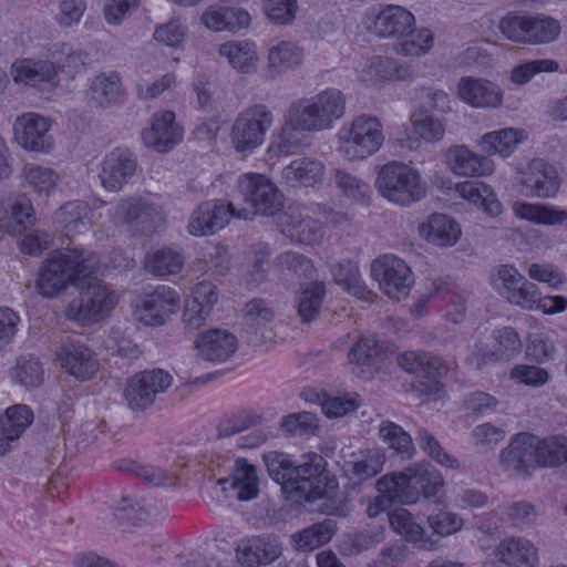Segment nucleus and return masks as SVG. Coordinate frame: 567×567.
Wrapping results in <instances>:
<instances>
[{"label": "nucleus", "instance_id": "obj_1", "mask_svg": "<svg viewBox=\"0 0 567 567\" xmlns=\"http://www.w3.org/2000/svg\"><path fill=\"white\" fill-rule=\"evenodd\" d=\"M346 96L336 87L324 89L310 97H303L290 105L279 135V148L288 153L287 145L293 132H322L331 130L346 114Z\"/></svg>", "mask_w": 567, "mask_h": 567}, {"label": "nucleus", "instance_id": "obj_2", "mask_svg": "<svg viewBox=\"0 0 567 567\" xmlns=\"http://www.w3.org/2000/svg\"><path fill=\"white\" fill-rule=\"evenodd\" d=\"M284 494L295 503L324 499L321 509L329 515L344 512L338 483L327 473L326 460L316 453L302 456L295 466L292 477L285 483Z\"/></svg>", "mask_w": 567, "mask_h": 567}, {"label": "nucleus", "instance_id": "obj_3", "mask_svg": "<svg viewBox=\"0 0 567 567\" xmlns=\"http://www.w3.org/2000/svg\"><path fill=\"white\" fill-rule=\"evenodd\" d=\"M442 475L429 464H419L400 473L384 475L378 481L379 495L369 504V517H375L391 503H415L421 495L431 497L443 487Z\"/></svg>", "mask_w": 567, "mask_h": 567}, {"label": "nucleus", "instance_id": "obj_4", "mask_svg": "<svg viewBox=\"0 0 567 567\" xmlns=\"http://www.w3.org/2000/svg\"><path fill=\"white\" fill-rule=\"evenodd\" d=\"M96 265L93 254L86 250L76 247L55 250L39 267L35 290L44 298H55L94 274Z\"/></svg>", "mask_w": 567, "mask_h": 567}, {"label": "nucleus", "instance_id": "obj_5", "mask_svg": "<svg viewBox=\"0 0 567 567\" xmlns=\"http://www.w3.org/2000/svg\"><path fill=\"white\" fill-rule=\"evenodd\" d=\"M83 66L81 54L69 44L55 43L50 47L42 59L22 58L10 68V75L16 84L38 87L48 84L61 86L62 75L73 78Z\"/></svg>", "mask_w": 567, "mask_h": 567}, {"label": "nucleus", "instance_id": "obj_6", "mask_svg": "<svg viewBox=\"0 0 567 567\" xmlns=\"http://www.w3.org/2000/svg\"><path fill=\"white\" fill-rule=\"evenodd\" d=\"M374 188L391 205L408 208L426 198L429 185L421 171L403 161H390L375 169Z\"/></svg>", "mask_w": 567, "mask_h": 567}, {"label": "nucleus", "instance_id": "obj_7", "mask_svg": "<svg viewBox=\"0 0 567 567\" xmlns=\"http://www.w3.org/2000/svg\"><path fill=\"white\" fill-rule=\"evenodd\" d=\"M338 151L349 161L365 159L382 147L383 125L379 117L361 114L343 124L337 133Z\"/></svg>", "mask_w": 567, "mask_h": 567}, {"label": "nucleus", "instance_id": "obj_8", "mask_svg": "<svg viewBox=\"0 0 567 567\" xmlns=\"http://www.w3.org/2000/svg\"><path fill=\"white\" fill-rule=\"evenodd\" d=\"M274 123L272 112L264 104L241 110L229 128V143L236 154L248 157L266 142Z\"/></svg>", "mask_w": 567, "mask_h": 567}, {"label": "nucleus", "instance_id": "obj_9", "mask_svg": "<svg viewBox=\"0 0 567 567\" xmlns=\"http://www.w3.org/2000/svg\"><path fill=\"white\" fill-rule=\"evenodd\" d=\"M561 182L558 168L543 158L534 157L514 165L513 186L523 196L555 198Z\"/></svg>", "mask_w": 567, "mask_h": 567}, {"label": "nucleus", "instance_id": "obj_10", "mask_svg": "<svg viewBox=\"0 0 567 567\" xmlns=\"http://www.w3.org/2000/svg\"><path fill=\"white\" fill-rule=\"evenodd\" d=\"M182 298L177 290L161 285L153 291L138 296L133 303V317L148 327L164 326L181 310Z\"/></svg>", "mask_w": 567, "mask_h": 567}, {"label": "nucleus", "instance_id": "obj_11", "mask_svg": "<svg viewBox=\"0 0 567 567\" xmlns=\"http://www.w3.org/2000/svg\"><path fill=\"white\" fill-rule=\"evenodd\" d=\"M237 188L251 210H239L238 218L249 219L252 215H271L281 206V195L277 186L265 175L244 173L237 179Z\"/></svg>", "mask_w": 567, "mask_h": 567}, {"label": "nucleus", "instance_id": "obj_12", "mask_svg": "<svg viewBox=\"0 0 567 567\" xmlns=\"http://www.w3.org/2000/svg\"><path fill=\"white\" fill-rule=\"evenodd\" d=\"M357 82L369 90H381L394 82H405L411 79V72L405 63L383 55H367L353 64Z\"/></svg>", "mask_w": 567, "mask_h": 567}, {"label": "nucleus", "instance_id": "obj_13", "mask_svg": "<svg viewBox=\"0 0 567 567\" xmlns=\"http://www.w3.org/2000/svg\"><path fill=\"white\" fill-rule=\"evenodd\" d=\"M52 127V118L37 112H25L13 122V140L27 152L47 155L55 148Z\"/></svg>", "mask_w": 567, "mask_h": 567}, {"label": "nucleus", "instance_id": "obj_14", "mask_svg": "<svg viewBox=\"0 0 567 567\" xmlns=\"http://www.w3.org/2000/svg\"><path fill=\"white\" fill-rule=\"evenodd\" d=\"M371 275L381 291L390 299H405L414 285V277L408 264L394 256L383 255L371 265Z\"/></svg>", "mask_w": 567, "mask_h": 567}, {"label": "nucleus", "instance_id": "obj_15", "mask_svg": "<svg viewBox=\"0 0 567 567\" xmlns=\"http://www.w3.org/2000/svg\"><path fill=\"white\" fill-rule=\"evenodd\" d=\"M414 14L404 7L385 4L368 11L362 20L367 31L380 39H400L415 27Z\"/></svg>", "mask_w": 567, "mask_h": 567}, {"label": "nucleus", "instance_id": "obj_16", "mask_svg": "<svg viewBox=\"0 0 567 567\" xmlns=\"http://www.w3.org/2000/svg\"><path fill=\"white\" fill-rule=\"evenodd\" d=\"M520 349L518 332L514 328L504 327L493 331L491 344L477 341L468 355V361L477 368L491 362L511 361L519 354Z\"/></svg>", "mask_w": 567, "mask_h": 567}, {"label": "nucleus", "instance_id": "obj_17", "mask_svg": "<svg viewBox=\"0 0 567 567\" xmlns=\"http://www.w3.org/2000/svg\"><path fill=\"white\" fill-rule=\"evenodd\" d=\"M492 288L509 303L519 308H530L535 296V284L528 281L516 267L499 265L489 277Z\"/></svg>", "mask_w": 567, "mask_h": 567}, {"label": "nucleus", "instance_id": "obj_18", "mask_svg": "<svg viewBox=\"0 0 567 567\" xmlns=\"http://www.w3.org/2000/svg\"><path fill=\"white\" fill-rule=\"evenodd\" d=\"M172 382V375L164 370L143 371L127 381L124 398L132 410H143L152 405L155 396L166 391Z\"/></svg>", "mask_w": 567, "mask_h": 567}, {"label": "nucleus", "instance_id": "obj_19", "mask_svg": "<svg viewBox=\"0 0 567 567\" xmlns=\"http://www.w3.org/2000/svg\"><path fill=\"white\" fill-rule=\"evenodd\" d=\"M442 162L449 172L458 177L482 178L495 172L492 158L463 144L447 147L442 155Z\"/></svg>", "mask_w": 567, "mask_h": 567}, {"label": "nucleus", "instance_id": "obj_20", "mask_svg": "<svg viewBox=\"0 0 567 567\" xmlns=\"http://www.w3.org/2000/svg\"><path fill=\"white\" fill-rule=\"evenodd\" d=\"M457 99L478 110H498L504 105V91L485 78L465 75L458 79L455 90Z\"/></svg>", "mask_w": 567, "mask_h": 567}, {"label": "nucleus", "instance_id": "obj_21", "mask_svg": "<svg viewBox=\"0 0 567 567\" xmlns=\"http://www.w3.org/2000/svg\"><path fill=\"white\" fill-rule=\"evenodd\" d=\"M120 300V295L100 282L91 284L82 293L81 302L75 309L71 306L68 316L81 322L100 321L107 317Z\"/></svg>", "mask_w": 567, "mask_h": 567}, {"label": "nucleus", "instance_id": "obj_22", "mask_svg": "<svg viewBox=\"0 0 567 567\" xmlns=\"http://www.w3.org/2000/svg\"><path fill=\"white\" fill-rule=\"evenodd\" d=\"M419 238L435 248H451L461 240L463 230L461 223L444 213H432L416 226Z\"/></svg>", "mask_w": 567, "mask_h": 567}, {"label": "nucleus", "instance_id": "obj_23", "mask_svg": "<svg viewBox=\"0 0 567 567\" xmlns=\"http://www.w3.org/2000/svg\"><path fill=\"white\" fill-rule=\"evenodd\" d=\"M237 216L231 204L221 199L202 203L189 216L187 231L195 237L210 236Z\"/></svg>", "mask_w": 567, "mask_h": 567}, {"label": "nucleus", "instance_id": "obj_24", "mask_svg": "<svg viewBox=\"0 0 567 567\" xmlns=\"http://www.w3.org/2000/svg\"><path fill=\"white\" fill-rule=\"evenodd\" d=\"M184 128L176 121L172 111H158L152 116L150 124L142 131V140L146 147L158 153H166L183 141Z\"/></svg>", "mask_w": 567, "mask_h": 567}, {"label": "nucleus", "instance_id": "obj_25", "mask_svg": "<svg viewBox=\"0 0 567 567\" xmlns=\"http://www.w3.org/2000/svg\"><path fill=\"white\" fill-rule=\"evenodd\" d=\"M55 358L65 373L80 381L90 380L100 369V363L92 349L79 341L64 342L58 349Z\"/></svg>", "mask_w": 567, "mask_h": 567}, {"label": "nucleus", "instance_id": "obj_26", "mask_svg": "<svg viewBox=\"0 0 567 567\" xmlns=\"http://www.w3.org/2000/svg\"><path fill=\"white\" fill-rule=\"evenodd\" d=\"M409 122L411 124V131L398 138L402 147L415 150L420 146L421 142L437 143L442 141L445 135L443 120L422 106H414L410 114Z\"/></svg>", "mask_w": 567, "mask_h": 567}, {"label": "nucleus", "instance_id": "obj_27", "mask_svg": "<svg viewBox=\"0 0 567 567\" xmlns=\"http://www.w3.org/2000/svg\"><path fill=\"white\" fill-rule=\"evenodd\" d=\"M457 198L467 203L486 218H498L505 212V205L494 186L484 181H460Z\"/></svg>", "mask_w": 567, "mask_h": 567}, {"label": "nucleus", "instance_id": "obj_28", "mask_svg": "<svg viewBox=\"0 0 567 567\" xmlns=\"http://www.w3.org/2000/svg\"><path fill=\"white\" fill-rule=\"evenodd\" d=\"M136 161L126 148H114L101 162L99 177L109 192H118L136 173Z\"/></svg>", "mask_w": 567, "mask_h": 567}, {"label": "nucleus", "instance_id": "obj_29", "mask_svg": "<svg viewBox=\"0 0 567 567\" xmlns=\"http://www.w3.org/2000/svg\"><path fill=\"white\" fill-rule=\"evenodd\" d=\"M529 138L525 128L506 126L482 134L476 146L485 154L501 158L512 157Z\"/></svg>", "mask_w": 567, "mask_h": 567}, {"label": "nucleus", "instance_id": "obj_30", "mask_svg": "<svg viewBox=\"0 0 567 567\" xmlns=\"http://www.w3.org/2000/svg\"><path fill=\"white\" fill-rule=\"evenodd\" d=\"M217 300L218 293L213 282L196 284L184 305L182 320L185 327L195 330L204 326Z\"/></svg>", "mask_w": 567, "mask_h": 567}, {"label": "nucleus", "instance_id": "obj_31", "mask_svg": "<svg viewBox=\"0 0 567 567\" xmlns=\"http://www.w3.org/2000/svg\"><path fill=\"white\" fill-rule=\"evenodd\" d=\"M303 48L289 40L271 44L267 50L266 72L270 79H279L300 69L305 62Z\"/></svg>", "mask_w": 567, "mask_h": 567}, {"label": "nucleus", "instance_id": "obj_32", "mask_svg": "<svg viewBox=\"0 0 567 567\" xmlns=\"http://www.w3.org/2000/svg\"><path fill=\"white\" fill-rule=\"evenodd\" d=\"M390 347L374 337H361L348 353L351 370L360 378L369 379L378 369V361L384 360Z\"/></svg>", "mask_w": 567, "mask_h": 567}, {"label": "nucleus", "instance_id": "obj_33", "mask_svg": "<svg viewBox=\"0 0 567 567\" xmlns=\"http://www.w3.org/2000/svg\"><path fill=\"white\" fill-rule=\"evenodd\" d=\"M538 436L519 432L513 435L508 445L501 451L499 464L505 470L527 472L536 464Z\"/></svg>", "mask_w": 567, "mask_h": 567}, {"label": "nucleus", "instance_id": "obj_34", "mask_svg": "<svg viewBox=\"0 0 567 567\" xmlns=\"http://www.w3.org/2000/svg\"><path fill=\"white\" fill-rule=\"evenodd\" d=\"M35 220L32 202L25 195H14L0 203V229L10 236H19Z\"/></svg>", "mask_w": 567, "mask_h": 567}, {"label": "nucleus", "instance_id": "obj_35", "mask_svg": "<svg viewBox=\"0 0 567 567\" xmlns=\"http://www.w3.org/2000/svg\"><path fill=\"white\" fill-rule=\"evenodd\" d=\"M238 348L236 336L227 329H208L195 340V349L199 357L213 362H225L234 355Z\"/></svg>", "mask_w": 567, "mask_h": 567}, {"label": "nucleus", "instance_id": "obj_36", "mask_svg": "<svg viewBox=\"0 0 567 567\" xmlns=\"http://www.w3.org/2000/svg\"><path fill=\"white\" fill-rule=\"evenodd\" d=\"M512 215L530 225L563 226L567 224V210L558 206L542 203L516 199L511 204Z\"/></svg>", "mask_w": 567, "mask_h": 567}, {"label": "nucleus", "instance_id": "obj_37", "mask_svg": "<svg viewBox=\"0 0 567 567\" xmlns=\"http://www.w3.org/2000/svg\"><path fill=\"white\" fill-rule=\"evenodd\" d=\"M219 59L237 73L254 74L257 72L260 56L257 44L251 40H228L218 45Z\"/></svg>", "mask_w": 567, "mask_h": 567}, {"label": "nucleus", "instance_id": "obj_38", "mask_svg": "<svg viewBox=\"0 0 567 567\" xmlns=\"http://www.w3.org/2000/svg\"><path fill=\"white\" fill-rule=\"evenodd\" d=\"M32 421L33 413L24 404L9 406L0 414V456L16 446Z\"/></svg>", "mask_w": 567, "mask_h": 567}, {"label": "nucleus", "instance_id": "obj_39", "mask_svg": "<svg viewBox=\"0 0 567 567\" xmlns=\"http://www.w3.org/2000/svg\"><path fill=\"white\" fill-rule=\"evenodd\" d=\"M350 484L357 485L381 472L383 456L378 450H364L346 454L340 463Z\"/></svg>", "mask_w": 567, "mask_h": 567}, {"label": "nucleus", "instance_id": "obj_40", "mask_svg": "<svg viewBox=\"0 0 567 567\" xmlns=\"http://www.w3.org/2000/svg\"><path fill=\"white\" fill-rule=\"evenodd\" d=\"M280 224L284 235L307 245L319 243L323 236L321 223L311 218L308 210L289 209L280 217Z\"/></svg>", "mask_w": 567, "mask_h": 567}, {"label": "nucleus", "instance_id": "obj_41", "mask_svg": "<svg viewBox=\"0 0 567 567\" xmlns=\"http://www.w3.org/2000/svg\"><path fill=\"white\" fill-rule=\"evenodd\" d=\"M280 555L281 547L276 539H247L243 540L237 548L238 563L246 567L269 565Z\"/></svg>", "mask_w": 567, "mask_h": 567}, {"label": "nucleus", "instance_id": "obj_42", "mask_svg": "<svg viewBox=\"0 0 567 567\" xmlns=\"http://www.w3.org/2000/svg\"><path fill=\"white\" fill-rule=\"evenodd\" d=\"M324 173L326 167L322 162L310 157H301L292 161L282 169V179L293 187L315 188L322 183Z\"/></svg>", "mask_w": 567, "mask_h": 567}, {"label": "nucleus", "instance_id": "obj_43", "mask_svg": "<svg viewBox=\"0 0 567 567\" xmlns=\"http://www.w3.org/2000/svg\"><path fill=\"white\" fill-rule=\"evenodd\" d=\"M501 560L512 567H538L537 547L524 537H508L497 546Z\"/></svg>", "mask_w": 567, "mask_h": 567}, {"label": "nucleus", "instance_id": "obj_44", "mask_svg": "<svg viewBox=\"0 0 567 567\" xmlns=\"http://www.w3.org/2000/svg\"><path fill=\"white\" fill-rule=\"evenodd\" d=\"M21 181L38 197L55 194L61 183V175L50 166L28 163L21 171Z\"/></svg>", "mask_w": 567, "mask_h": 567}, {"label": "nucleus", "instance_id": "obj_45", "mask_svg": "<svg viewBox=\"0 0 567 567\" xmlns=\"http://www.w3.org/2000/svg\"><path fill=\"white\" fill-rule=\"evenodd\" d=\"M301 398L313 404L321 406L322 413L329 419L342 417L359 408L360 400L354 393L342 395H329L313 389H307L301 392Z\"/></svg>", "mask_w": 567, "mask_h": 567}, {"label": "nucleus", "instance_id": "obj_46", "mask_svg": "<svg viewBox=\"0 0 567 567\" xmlns=\"http://www.w3.org/2000/svg\"><path fill=\"white\" fill-rule=\"evenodd\" d=\"M158 69L159 65L154 59H145L141 62L138 69L140 79L136 84L137 96L141 100H155L167 90L176 86L177 74L175 72H167L153 81L146 79V75Z\"/></svg>", "mask_w": 567, "mask_h": 567}, {"label": "nucleus", "instance_id": "obj_47", "mask_svg": "<svg viewBox=\"0 0 567 567\" xmlns=\"http://www.w3.org/2000/svg\"><path fill=\"white\" fill-rule=\"evenodd\" d=\"M91 99L102 107H109L123 100L122 79L114 71L94 76L90 84Z\"/></svg>", "mask_w": 567, "mask_h": 567}, {"label": "nucleus", "instance_id": "obj_48", "mask_svg": "<svg viewBox=\"0 0 567 567\" xmlns=\"http://www.w3.org/2000/svg\"><path fill=\"white\" fill-rule=\"evenodd\" d=\"M399 365L410 372L436 379L447 372V365L439 357L425 352L405 351L398 357Z\"/></svg>", "mask_w": 567, "mask_h": 567}, {"label": "nucleus", "instance_id": "obj_49", "mask_svg": "<svg viewBox=\"0 0 567 567\" xmlns=\"http://www.w3.org/2000/svg\"><path fill=\"white\" fill-rule=\"evenodd\" d=\"M220 484H229L240 501H250L258 494V478L256 468L246 460L238 458L229 478L221 480Z\"/></svg>", "mask_w": 567, "mask_h": 567}, {"label": "nucleus", "instance_id": "obj_50", "mask_svg": "<svg viewBox=\"0 0 567 567\" xmlns=\"http://www.w3.org/2000/svg\"><path fill=\"white\" fill-rule=\"evenodd\" d=\"M435 45V34L427 27H415L399 39L396 51L405 58H422L427 55Z\"/></svg>", "mask_w": 567, "mask_h": 567}, {"label": "nucleus", "instance_id": "obj_51", "mask_svg": "<svg viewBox=\"0 0 567 567\" xmlns=\"http://www.w3.org/2000/svg\"><path fill=\"white\" fill-rule=\"evenodd\" d=\"M89 207L81 200H71L62 205L53 216L54 223L71 234H79L87 229Z\"/></svg>", "mask_w": 567, "mask_h": 567}, {"label": "nucleus", "instance_id": "obj_52", "mask_svg": "<svg viewBox=\"0 0 567 567\" xmlns=\"http://www.w3.org/2000/svg\"><path fill=\"white\" fill-rule=\"evenodd\" d=\"M183 257L172 248H161L148 252L145 257V269L158 277H167L181 272Z\"/></svg>", "mask_w": 567, "mask_h": 567}, {"label": "nucleus", "instance_id": "obj_53", "mask_svg": "<svg viewBox=\"0 0 567 567\" xmlns=\"http://www.w3.org/2000/svg\"><path fill=\"white\" fill-rule=\"evenodd\" d=\"M10 378L13 383L24 389L37 388L43 382L44 369L37 357L23 355L10 370Z\"/></svg>", "mask_w": 567, "mask_h": 567}, {"label": "nucleus", "instance_id": "obj_54", "mask_svg": "<svg viewBox=\"0 0 567 567\" xmlns=\"http://www.w3.org/2000/svg\"><path fill=\"white\" fill-rule=\"evenodd\" d=\"M567 462V437L560 435L538 437L536 465L555 467Z\"/></svg>", "mask_w": 567, "mask_h": 567}, {"label": "nucleus", "instance_id": "obj_55", "mask_svg": "<svg viewBox=\"0 0 567 567\" xmlns=\"http://www.w3.org/2000/svg\"><path fill=\"white\" fill-rule=\"evenodd\" d=\"M530 14L512 11L504 14L498 21V30L502 35L517 44L529 45Z\"/></svg>", "mask_w": 567, "mask_h": 567}, {"label": "nucleus", "instance_id": "obj_56", "mask_svg": "<svg viewBox=\"0 0 567 567\" xmlns=\"http://www.w3.org/2000/svg\"><path fill=\"white\" fill-rule=\"evenodd\" d=\"M189 31L186 22L175 17L167 22L156 25L153 39L169 49L182 50L188 40Z\"/></svg>", "mask_w": 567, "mask_h": 567}, {"label": "nucleus", "instance_id": "obj_57", "mask_svg": "<svg viewBox=\"0 0 567 567\" xmlns=\"http://www.w3.org/2000/svg\"><path fill=\"white\" fill-rule=\"evenodd\" d=\"M509 380L516 385L539 389L547 385L551 375L542 364L516 363L508 371Z\"/></svg>", "mask_w": 567, "mask_h": 567}, {"label": "nucleus", "instance_id": "obj_58", "mask_svg": "<svg viewBox=\"0 0 567 567\" xmlns=\"http://www.w3.org/2000/svg\"><path fill=\"white\" fill-rule=\"evenodd\" d=\"M333 277L343 290L361 300H371L372 292L361 280L357 265L352 262L340 264L333 271Z\"/></svg>", "mask_w": 567, "mask_h": 567}, {"label": "nucleus", "instance_id": "obj_59", "mask_svg": "<svg viewBox=\"0 0 567 567\" xmlns=\"http://www.w3.org/2000/svg\"><path fill=\"white\" fill-rule=\"evenodd\" d=\"M559 70V64L553 59H536L524 61L514 65L509 71V82L522 86L529 83L540 73H555Z\"/></svg>", "mask_w": 567, "mask_h": 567}, {"label": "nucleus", "instance_id": "obj_60", "mask_svg": "<svg viewBox=\"0 0 567 567\" xmlns=\"http://www.w3.org/2000/svg\"><path fill=\"white\" fill-rule=\"evenodd\" d=\"M333 535V525L331 522L312 525L303 530L296 533L292 540L296 547L303 551H311L327 544Z\"/></svg>", "mask_w": 567, "mask_h": 567}, {"label": "nucleus", "instance_id": "obj_61", "mask_svg": "<svg viewBox=\"0 0 567 567\" xmlns=\"http://www.w3.org/2000/svg\"><path fill=\"white\" fill-rule=\"evenodd\" d=\"M560 31L558 20L544 14H530L529 45L554 42L558 39Z\"/></svg>", "mask_w": 567, "mask_h": 567}, {"label": "nucleus", "instance_id": "obj_62", "mask_svg": "<svg viewBox=\"0 0 567 567\" xmlns=\"http://www.w3.org/2000/svg\"><path fill=\"white\" fill-rule=\"evenodd\" d=\"M379 435L390 449L405 457H411L414 451L412 439L400 425L384 421L380 425Z\"/></svg>", "mask_w": 567, "mask_h": 567}, {"label": "nucleus", "instance_id": "obj_63", "mask_svg": "<svg viewBox=\"0 0 567 567\" xmlns=\"http://www.w3.org/2000/svg\"><path fill=\"white\" fill-rule=\"evenodd\" d=\"M324 296V286L322 282H311L305 286L299 296L298 313L302 321L313 320L321 308Z\"/></svg>", "mask_w": 567, "mask_h": 567}, {"label": "nucleus", "instance_id": "obj_64", "mask_svg": "<svg viewBox=\"0 0 567 567\" xmlns=\"http://www.w3.org/2000/svg\"><path fill=\"white\" fill-rule=\"evenodd\" d=\"M262 460L270 477L281 485L284 492V485L292 477L296 466L291 457L281 452L269 451L262 455Z\"/></svg>", "mask_w": 567, "mask_h": 567}]
</instances>
